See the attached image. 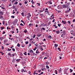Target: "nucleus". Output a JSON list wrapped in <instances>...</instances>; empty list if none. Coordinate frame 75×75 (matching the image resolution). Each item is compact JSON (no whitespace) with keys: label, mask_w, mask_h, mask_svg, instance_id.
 I'll use <instances>...</instances> for the list:
<instances>
[{"label":"nucleus","mask_w":75,"mask_h":75,"mask_svg":"<svg viewBox=\"0 0 75 75\" xmlns=\"http://www.w3.org/2000/svg\"><path fill=\"white\" fill-rule=\"evenodd\" d=\"M59 7H60L61 8H62V5H59Z\"/></svg>","instance_id":"11"},{"label":"nucleus","mask_w":75,"mask_h":75,"mask_svg":"<svg viewBox=\"0 0 75 75\" xmlns=\"http://www.w3.org/2000/svg\"><path fill=\"white\" fill-rule=\"evenodd\" d=\"M15 55H16V54H12V55H13V57H14V56H15Z\"/></svg>","instance_id":"55"},{"label":"nucleus","mask_w":75,"mask_h":75,"mask_svg":"<svg viewBox=\"0 0 75 75\" xmlns=\"http://www.w3.org/2000/svg\"><path fill=\"white\" fill-rule=\"evenodd\" d=\"M17 3H18V2H16L15 3H14V4H17Z\"/></svg>","instance_id":"38"},{"label":"nucleus","mask_w":75,"mask_h":75,"mask_svg":"<svg viewBox=\"0 0 75 75\" xmlns=\"http://www.w3.org/2000/svg\"><path fill=\"white\" fill-rule=\"evenodd\" d=\"M41 70H39L38 71V72L39 73H40L41 72Z\"/></svg>","instance_id":"42"},{"label":"nucleus","mask_w":75,"mask_h":75,"mask_svg":"<svg viewBox=\"0 0 75 75\" xmlns=\"http://www.w3.org/2000/svg\"><path fill=\"white\" fill-rule=\"evenodd\" d=\"M25 43L26 45L28 44V41L25 42Z\"/></svg>","instance_id":"21"},{"label":"nucleus","mask_w":75,"mask_h":75,"mask_svg":"<svg viewBox=\"0 0 75 75\" xmlns=\"http://www.w3.org/2000/svg\"><path fill=\"white\" fill-rule=\"evenodd\" d=\"M11 32L12 33V34H13V33H14V32L13 31H11Z\"/></svg>","instance_id":"31"},{"label":"nucleus","mask_w":75,"mask_h":75,"mask_svg":"<svg viewBox=\"0 0 75 75\" xmlns=\"http://www.w3.org/2000/svg\"><path fill=\"white\" fill-rule=\"evenodd\" d=\"M62 6L64 8H67V6L65 5H63Z\"/></svg>","instance_id":"8"},{"label":"nucleus","mask_w":75,"mask_h":75,"mask_svg":"<svg viewBox=\"0 0 75 75\" xmlns=\"http://www.w3.org/2000/svg\"><path fill=\"white\" fill-rule=\"evenodd\" d=\"M30 54H31L34 55V54H35V53H34V52H33V51L32 50H31L30 51Z\"/></svg>","instance_id":"1"},{"label":"nucleus","mask_w":75,"mask_h":75,"mask_svg":"<svg viewBox=\"0 0 75 75\" xmlns=\"http://www.w3.org/2000/svg\"><path fill=\"white\" fill-rule=\"evenodd\" d=\"M49 3H50V4H52V3L51 2V1H49Z\"/></svg>","instance_id":"25"},{"label":"nucleus","mask_w":75,"mask_h":75,"mask_svg":"<svg viewBox=\"0 0 75 75\" xmlns=\"http://www.w3.org/2000/svg\"><path fill=\"white\" fill-rule=\"evenodd\" d=\"M70 72H72V71H73V70L71 69H70Z\"/></svg>","instance_id":"30"},{"label":"nucleus","mask_w":75,"mask_h":75,"mask_svg":"<svg viewBox=\"0 0 75 75\" xmlns=\"http://www.w3.org/2000/svg\"><path fill=\"white\" fill-rule=\"evenodd\" d=\"M68 12H69V11L68 10V11H67L65 13H68Z\"/></svg>","instance_id":"57"},{"label":"nucleus","mask_w":75,"mask_h":75,"mask_svg":"<svg viewBox=\"0 0 75 75\" xmlns=\"http://www.w3.org/2000/svg\"><path fill=\"white\" fill-rule=\"evenodd\" d=\"M1 30H3V29H4V27H1Z\"/></svg>","instance_id":"32"},{"label":"nucleus","mask_w":75,"mask_h":75,"mask_svg":"<svg viewBox=\"0 0 75 75\" xmlns=\"http://www.w3.org/2000/svg\"><path fill=\"white\" fill-rule=\"evenodd\" d=\"M31 2H32V4H34V2H33V0H32L31 1Z\"/></svg>","instance_id":"47"},{"label":"nucleus","mask_w":75,"mask_h":75,"mask_svg":"<svg viewBox=\"0 0 75 75\" xmlns=\"http://www.w3.org/2000/svg\"><path fill=\"white\" fill-rule=\"evenodd\" d=\"M28 16H29V17H31V15L30 14V13H28Z\"/></svg>","instance_id":"18"},{"label":"nucleus","mask_w":75,"mask_h":75,"mask_svg":"<svg viewBox=\"0 0 75 75\" xmlns=\"http://www.w3.org/2000/svg\"><path fill=\"white\" fill-rule=\"evenodd\" d=\"M61 37H63V38H65V35L62 34L61 35Z\"/></svg>","instance_id":"6"},{"label":"nucleus","mask_w":75,"mask_h":75,"mask_svg":"<svg viewBox=\"0 0 75 75\" xmlns=\"http://www.w3.org/2000/svg\"><path fill=\"white\" fill-rule=\"evenodd\" d=\"M36 54H38H38H39L40 53V52H38V50H36Z\"/></svg>","instance_id":"12"},{"label":"nucleus","mask_w":75,"mask_h":75,"mask_svg":"<svg viewBox=\"0 0 75 75\" xmlns=\"http://www.w3.org/2000/svg\"><path fill=\"white\" fill-rule=\"evenodd\" d=\"M69 4H70V3L69 2L67 3V5H69Z\"/></svg>","instance_id":"52"},{"label":"nucleus","mask_w":75,"mask_h":75,"mask_svg":"<svg viewBox=\"0 0 75 75\" xmlns=\"http://www.w3.org/2000/svg\"><path fill=\"white\" fill-rule=\"evenodd\" d=\"M24 4H27V2H25Z\"/></svg>","instance_id":"62"},{"label":"nucleus","mask_w":75,"mask_h":75,"mask_svg":"<svg viewBox=\"0 0 75 75\" xmlns=\"http://www.w3.org/2000/svg\"><path fill=\"white\" fill-rule=\"evenodd\" d=\"M20 25H21L22 26H23V27H24V25H23L22 23H21L20 24Z\"/></svg>","instance_id":"29"},{"label":"nucleus","mask_w":75,"mask_h":75,"mask_svg":"<svg viewBox=\"0 0 75 75\" xmlns=\"http://www.w3.org/2000/svg\"><path fill=\"white\" fill-rule=\"evenodd\" d=\"M40 50L41 51H43V50H44V49H43L42 47H40Z\"/></svg>","instance_id":"34"},{"label":"nucleus","mask_w":75,"mask_h":75,"mask_svg":"<svg viewBox=\"0 0 75 75\" xmlns=\"http://www.w3.org/2000/svg\"><path fill=\"white\" fill-rule=\"evenodd\" d=\"M52 38V37H51V36H49V37H48V38H49V39H51Z\"/></svg>","instance_id":"17"},{"label":"nucleus","mask_w":75,"mask_h":75,"mask_svg":"<svg viewBox=\"0 0 75 75\" xmlns=\"http://www.w3.org/2000/svg\"><path fill=\"white\" fill-rule=\"evenodd\" d=\"M8 41V40H4V42H7Z\"/></svg>","instance_id":"13"},{"label":"nucleus","mask_w":75,"mask_h":75,"mask_svg":"<svg viewBox=\"0 0 75 75\" xmlns=\"http://www.w3.org/2000/svg\"><path fill=\"white\" fill-rule=\"evenodd\" d=\"M24 32L25 33H27V30L24 31Z\"/></svg>","instance_id":"40"},{"label":"nucleus","mask_w":75,"mask_h":75,"mask_svg":"<svg viewBox=\"0 0 75 75\" xmlns=\"http://www.w3.org/2000/svg\"><path fill=\"white\" fill-rule=\"evenodd\" d=\"M15 61H16V59H14L13 60V62H15Z\"/></svg>","instance_id":"37"},{"label":"nucleus","mask_w":75,"mask_h":75,"mask_svg":"<svg viewBox=\"0 0 75 75\" xmlns=\"http://www.w3.org/2000/svg\"><path fill=\"white\" fill-rule=\"evenodd\" d=\"M37 4H38L39 6H40V3H37Z\"/></svg>","instance_id":"45"},{"label":"nucleus","mask_w":75,"mask_h":75,"mask_svg":"<svg viewBox=\"0 0 75 75\" xmlns=\"http://www.w3.org/2000/svg\"><path fill=\"white\" fill-rule=\"evenodd\" d=\"M42 30H44V31H45V28H42Z\"/></svg>","instance_id":"35"},{"label":"nucleus","mask_w":75,"mask_h":75,"mask_svg":"<svg viewBox=\"0 0 75 75\" xmlns=\"http://www.w3.org/2000/svg\"><path fill=\"white\" fill-rule=\"evenodd\" d=\"M42 26V27H44V23H42L41 24V25H40V27Z\"/></svg>","instance_id":"9"},{"label":"nucleus","mask_w":75,"mask_h":75,"mask_svg":"<svg viewBox=\"0 0 75 75\" xmlns=\"http://www.w3.org/2000/svg\"><path fill=\"white\" fill-rule=\"evenodd\" d=\"M70 33H74V31H73V30H70Z\"/></svg>","instance_id":"36"},{"label":"nucleus","mask_w":75,"mask_h":75,"mask_svg":"<svg viewBox=\"0 0 75 75\" xmlns=\"http://www.w3.org/2000/svg\"><path fill=\"white\" fill-rule=\"evenodd\" d=\"M4 23H5V21H3V25H4Z\"/></svg>","instance_id":"50"},{"label":"nucleus","mask_w":75,"mask_h":75,"mask_svg":"<svg viewBox=\"0 0 75 75\" xmlns=\"http://www.w3.org/2000/svg\"><path fill=\"white\" fill-rule=\"evenodd\" d=\"M39 11H40V13H41V12H43L44 10H40Z\"/></svg>","instance_id":"20"},{"label":"nucleus","mask_w":75,"mask_h":75,"mask_svg":"<svg viewBox=\"0 0 75 75\" xmlns=\"http://www.w3.org/2000/svg\"><path fill=\"white\" fill-rule=\"evenodd\" d=\"M44 74V72H42L41 73H40V75H42V74Z\"/></svg>","instance_id":"60"},{"label":"nucleus","mask_w":75,"mask_h":75,"mask_svg":"<svg viewBox=\"0 0 75 75\" xmlns=\"http://www.w3.org/2000/svg\"><path fill=\"white\" fill-rule=\"evenodd\" d=\"M73 22H75V19H74L73 21Z\"/></svg>","instance_id":"64"},{"label":"nucleus","mask_w":75,"mask_h":75,"mask_svg":"<svg viewBox=\"0 0 75 75\" xmlns=\"http://www.w3.org/2000/svg\"><path fill=\"white\" fill-rule=\"evenodd\" d=\"M24 54L25 55H27V52H25L24 53Z\"/></svg>","instance_id":"22"},{"label":"nucleus","mask_w":75,"mask_h":75,"mask_svg":"<svg viewBox=\"0 0 75 75\" xmlns=\"http://www.w3.org/2000/svg\"><path fill=\"white\" fill-rule=\"evenodd\" d=\"M35 71H34V72L33 73V74H34V75H35L36 74H35Z\"/></svg>","instance_id":"59"},{"label":"nucleus","mask_w":75,"mask_h":75,"mask_svg":"<svg viewBox=\"0 0 75 75\" xmlns=\"http://www.w3.org/2000/svg\"><path fill=\"white\" fill-rule=\"evenodd\" d=\"M20 61V59H17L16 61H17V62H18Z\"/></svg>","instance_id":"33"},{"label":"nucleus","mask_w":75,"mask_h":75,"mask_svg":"<svg viewBox=\"0 0 75 75\" xmlns=\"http://www.w3.org/2000/svg\"><path fill=\"white\" fill-rule=\"evenodd\" d=\"M17 21H18V20H17V19H16L14 22V23H17Z\"/></svg>","instance_id":"7"},{"label":"nucleus","mask_w":75,"mask_h":75,"mask_svg":"<svg viewBox=\"0 0 75 75\" xmlns=\"http://www.w3.org/2000/svg\"><path fill=\"white\" fill-rule=\"evenodd\" d=\"M48 53H46V56H47V57H49V55H48Z\"/></svg>","instance_id":"26"},{"label":"nucleus","mask_w":75,"mask_h":75,"mask_svg":"<svg viewBox=\"0 0 75 75\" xmlns=\"http://www.w3.org/2000/svg\"><path fill=\"white\" fill-rule=\"evenodd\" d=\"M41 34L40 35H38L37 36L38 37H40V36H41Z\"/></svg>","instance_id":"41"},{"label":"nucleus","mask_w":75,"mask_h":75,"mask_svg":"<svg viewBox=\"0 0 75 75\" xmlns=\"http://www.w3.org/2000/svg\"><path fill=\"white\" fill-rule=\"evenodd\" d=\"M60 55L62 57V58H64V55L63 54L61 53Z\"/></svg>","instance_id":"3"},{"label":"nucleus","mask_w":75,"mask_h":75,"mask_svg":"<svg viewBox=\"0 0 75 75\" xmlns=\"http://www.w3.org/2000/svg\"><path fill=\"white\" fill-rule=\"evenodd\" d=\"M17 46V47H20V44L19 43H18Z\"/></svg>","instance_id":"14"},{"label":"nucleus","mask_w":75,"mask_h":75,"mask_svg":"<svg viewBox=\"0 0 75 75\" xmlns=\"http://www.w3.org/2000/svg\"><path fill=\"white\" fill-rule=\"evenodd\" d=\"M56 33L57 34H59V33H60V32L59 30H58L57 31L56 30Z\"/></svg>","instance_id":"4"},{"label":"nucleus","mask_w":75,"mask_h":75,"mask_svg":"<svg viewBox=\"0 0 75 75\" xmlns=\"http://www.w3.org/2000/svg\"><path fill=\"white\" fill-rule=\"evenodd\" d=\"M46 68H47V69H49V67L47 65L46 66Z\"/></svg>","instance_id":"28"},{"label":"nucleus","mask_w":75,"mask_h":75,"mask_svg":"<svg viewBox=\"0 0 75 75\" xmlns=\"http://www.w3.org/2000/svg\"><path fill=\"white\" fill-rule=\"evenodd\" d=\"M35 35L34 34V36H33V38H35Z\"/></svg>","instance_id":"54"},{"label":"nucleus","mask_w":75,"mask_h":75,"mask_svg":"<svg viewBox=\"0 0 75 75\" xmlns=\"http://www.w3.org/2000/svg\"><path fill=\"white\" fill-rule=\"evenodd\" d=\"M62 57H61V56H60L59 57V59H62Z\"/></svg>","instance_id":"56"},{"label":"nucleus","mask_w":75,"mask_h":75,"mask_svg":"<svg viewBox=\"0 0 75 75\" xmlns=\"http://www.w3.org/2000/svg\"><path fill=\"white\" fill-rule=\"evenodd\" d=\"M8 55H9L10 57H11V54L10 53H8Z\"/></svg>","instance_id":"16"},{"label":"nucleus","mask_w":75,"mask_h":75,"mask_svg":"<svg viewBox=\"0 0 75 75\" xmlns=\"http://www.w3.org/2000/svg\"><path fill=\"white\" fill-rule=\"evenodd\" d=\"M14 1H15V0H13L12 1L11 3H14Z\"/></svg>","instance_id":"51"},{"label":"nucleus","mask_w":75,"mask_h":75,"mask_svg":"<svg viewBox=\"0 0 75 75\" xmlns=\"http://www.w3.org/2000/svg\"><path fill=\"white\" fill-rule=\"evenodd\" d=\"M45 13H47L48 14H49V11H45Z\"/></svg>","instance_id":"15"},{"label":"nucleus","mask_w":75,"mask_h":75,"mask_svg":"<svg viewBox=\"0 0 75 75\" xmlns=\"http://www.w3.org/2000/svg\"><path fill=\"white\" fill-rule=\"evenodd\" d=\"M47 57H45L44 58V59H47Z\"/></svg>","instance_id":"63"},{"label":"nucleus","mask_w":75,"mask_h":75,"mask_svg":"<svg viewBox=\"0 0 75 75\" xmlns=\"http://www.w3.org/2000/svg\"><path fill=\"white\" fill-rule=\"evenodd\" d=\"M3 39V38L1 37L0 38V40H2Z\"/></svg>","instance_id":"43"},{"label":"nucleus","mask_w":75,"mask_h":75,"mask_svg":"<svg viewBox=\"0 0 75 75\" xmlns=\"http://www.w3.org/2000/svg\"><path fill=\"white\" fill-rule=\"evenodd\" d=\"M5 31H3V33H2V34H5Z\"/></svg>","instance_id":"61"},{"label":"nucleus","mask_w":75,"mask_h":75,"mask_svg":"<svg viewBox=\"0 0 75 75\" xmlns=\"http://www.w3.org/2000/svg\"><path fill=\"white\" fill-rule=\"evenodd\" d=\"M73 51H75V46H74L73 48Z\"/></svg>","instance_id":"27"},{"label":"nucleus","mask_w":75,"mask_h":75,"mask_svg":"<svg viewBox=\"0 0 75 75\" xmlns=\"http://www.w3.org/2000/svg\"><path fill=\"white\" fill-rule=\"evenodd\" d=\"M12 50H13V51H15V49L14 48H12Z\"/></svg>","instance_id":"46"},{"label":"nucleus","mask_w":75,"mask_h":75,"mask_svg":"<svg viewBox=\"0 0 75 75\" xmlns=\"http://www.w3.org/2000/svg\"><path fill=\"white\" fill-rule=\"evenodd\" d=\"M11 49H9V48H8V51H11Z\"/></svg>","instance_id":"44"},{"label":"nucleus","mask_w":75,"mask_h":75,"mask_svg":"<svg viewBox=\"0 0 75 75\" xmlns=\"http://www.w3.org/2000/svg\"><path fill=\"white\" fill-rule=\"evenodd\" d=\"M54 16V15H52L51 16V18H52V19H54V16Z\"/></svg>","instance_id":"23"},{"label":"nucleus","mask_w":75,"mask_h":75,"mask_svg":"<svg viewBox=\"0 0 75 75\" xmlns=\"http://www.w3.org/2000/svg\"><path fill=\"white\" fill-rule=\"evenodd\" d=\"M31 25H32V24H31V23H30L29 25V26H31Z\"/></svg>","instance_id":"48"},{"label":"nucleus","mask_w":75,"mask_h":75,"mask_svg":"<svg viewBox=\"0 0 75 75\" xmlns=\"http://www.w3.org/2000/svg\"><path fill=\"white\" fill-rule=\"evenodd\" d=\"M63 34H64V35H65L66 34V33L65 32V31H63Z\"/></svg>","instance_id":"10"},{"label":"nucleus","mask_w":75,"mask_h":75,"mask_svg":"<svg viewBox=\"0 0 75 75\" xmlns=\"http://www.w3.org/2000/svg\"><path fill=\"white\" fill-rule=\"evenodd\" d=\"M62 71L61 68H60V69H59V72H60Z\"/></svg>","instance_id":"58"},{"label":"nucleus","mask_w":75,"mask_h":75,"mask_svg":"<svg viewBox=\"0 0 75 75\" xmlns=\"http://www.w3.org/2000/svg\"><path fill=\"white\" fill-rule=\"evenodd\" d=\"M21 22L22 23H24V21H23V20H21Z\"/></svg>","instance_id":"49"},{"label":"nucleus","mask_w":75,"mask_h":75,"mask_svg":"<svg viewBox=\"0 0 75 75\" xmlns=\"http://www.w3.org/2000/svg\"><path fill=\"white\" fill-rule=\"evenodd\" d=\"M9 6H11V4H10L9 5H8Z\"/></svg>","instance_id":"53"},{"label":"nucleus","mask_w":75,"mask_h":75,"mask_svg":"<svg viewBox=\"0 0 75 75\" xmlns=\"http://www.w3.org/2000/svg\"><path fill=\"white\" fill-rule=\"evenodd\" d=\"M54 45H55V47H57V46H58V45L55 44H54Z\"/></svg>","instance_id":"19"},{"label":"nucleus","mask_w":75,"mask_h":75,"mask_svg":"<svg viewBox=\"0 0 75 75\" xmlns=\"http://www.w3.org/2000/svg\"><path fill=\"white\" fill-rule=\"evenodd\" d=\"M21 14L22 16H24V13L22 12Z\"/></svg>","instance_id":"24"},{"label":"nucleus","mask_w":75,"mask_h":75,"mask_svg":"<svg viewBox=\"0 0 75 75\" xmlns=\"http://www.w3.org/2000/svg\"><path fill=\"white\" fill-rule=\"evenodd\" d=\"M11 18H14V17H15L14 16H11Z\"/></svg>","instance_id":"39"},{"label":"nucleus","mask_w":75,"mask_h":75,"mask_svg":"<svg viewBox=\"0 0 75 75\" xmlns=\"http://www.w3.org/2000/svg\"><path fill=\"white\" fill-rule=\"evenodd\" d=\"M0 14H1V16H2V15H3L4 14V12L3 11H0Z\"/></svg>","instance_id":"2"},{"label":"nucleus","mask_w":75,"mask_h":75,"mask_svg":"<svg viewBox=\"0 0 75 75\" xmlns=\"http://www.w3.org/2000/svg\"><path fill=\"white\" fill-rule=\"evenodd\" d=\"M62 23L64 24H67V22H66V21H62Z\"/></svg>","instance_id":"5"}]
</instances>
